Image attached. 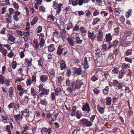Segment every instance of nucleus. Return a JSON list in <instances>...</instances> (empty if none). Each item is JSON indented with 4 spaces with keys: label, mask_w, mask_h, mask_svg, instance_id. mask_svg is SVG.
I'll use <instances>...</instances> for the list:
<instances>
[{
    "label": "nucleus",
    "mask_w": 134,
    "mask_h": 134,
    "mask_svg": "<svg viewBox=\"0 0 134 134\" xmlns=\"http://www.w3.org/2000/svg\"><path fill=\"white\" fill-rule=\"evenodd\" d=\"M60 67L61 70L66 68L67 66L64 61L63 60L61 62L60 64Z\"/></svg>",
    "instance_id": "obj_33"
},
{
    "label": "nucleus",
    "mask_w": 134,
    "mask_h": 134,
    "mask_svg": "<svg viewBox=\"0 0 134 134\" xmlns=\"http://www.w3.org/2000/svg\"><path fill=\"white\" fill-rule=\"evenodd\" d=\"M114 86H115V88L116 89H119L122 88V84L120 83L119 82L116 80H114L113 81Z\"/></svg>",
    "instance_id": "obj_13"
},
{
    "label": "nucleus",
    "mask_w": 134,
    "mask_h": 134,
    "mask_svg": "<svg viewBox=\"0 0 134 134\" xmlns=\"http://www.w3.org/2000/svg\"><path fill=\"white\" fill-rule=\"evenodd\" d=\"M100 14L102 16H107L108 14L107 12L104 10L102 11L100 13Z\"/></svg>",
    "instance_id": "obj_61"
},
{
    "label": "nucleus",
    "mask_w": 134,
    "mask_h": 134,
    "mask_svg": "<svg viewBox=\"0 0 134 134\" xmlns=\"http://www.w3.org/2000/svg\"><path fill=\"white\" fill-rule=\"evenodd\" d=\"M0 52L2 54L3 57L6 58V54L7 53V51L3 47V44H0Z\"/></svg>",
    "instance_id": "obj_11"
},
{
    "label": "nucleus",
    "mask_w": 134,
    "mask_h": 134,
    "mask_svg": "<svg viewBox=\"0 0 134 134\" xmlns=\"http://www.w3.org/2000/svg\"><path fill=\"white\" fill-rule=\"evenodd\" d=\"M112 36L110 33H109L106 34L104 39L105 42H106L109 44L112 40Z\"/></svg>",
    "instance_id": "obj_12"
},
{
    "label": "nucleus",
    "mask_w": 134,
    "mask_h": 134,
    "mask_svg": "<svg viewBox=\"0 0 134 134\" xmlns=\"http://www.w3.org/2000/svg\"><path fill=\"white\" fill-rule=\"evenodd\" d=\"M17 66L16 62L15 61H13L12 63L11 67H12L13 69H15Z\"/></svg>",
    "instance_id": "obj_57"
},
{
    "label": "nucleus",
    "mask_w": 134,
    "mask_h": 134,
    "mask_svg": "<svg viewBox=\"0 0 134 134\" xmlns=\"http://www.w3.org/2000/svg\"><path fill=\"white\" fill-rule=\"evenodd\" d=\"M68 52L67 49L62 45L58 46L57 52V54L60 56L62 54L65 55Z\"/></svg>",
    "instance_id": "obj_3"
},
{
    "label": "nucleus",
    "mask_w": 134,
    "mask_h": 134,
    "mask_svg": "<svg viewBox=\"0 0 134 134\" xmlns=\"http://www.w3.org/2000/svg\"><path fill=\"white\" fill-rule=\"evenodd\" d=\"M37 35L39 36L38 40L39 41L40 44V48L43 47L44 44L45 42V41L44 39V35L43 33H37Z\"/></svg>",
    "instance_id": "obj_4"
},
{
    "label": "nucleus",
    "mask_w": 134,
    "mask_h": 134,
    "mask_svg": "<svg viewBox=\"0 0 134 134\" xmlns=\"http://www.w3.org/2000/svg\"><path fill=\"white\" fill-rule=\"evenodd\" d=\"M49 89H46L45 88L37 92L38 93L40 94V95H41L43 97H44L45 96L46 97V96L49 93Z\"/></svg>",
    "instance_id": "obj_10"
},
{
    "label": "nucleus",
    "mask_w": 134,
    "mask_h": 134,
    "mask_svg": "<svg viewBox=\"0 0 134 134\" xmlns=\"http://www.w3.org/2000/svg\"><path fill=\"white\" fill-rule=\"evenodd\" d=\"M130 65L129 64H126L125 63H123L122 64L121 68L122 69H124L129 68H130Z\"/></svg>",
    "instance_id": "obj_55"
},
{
    "label": "nucleus",
    "mask_w": 134,
    "mask_h": 134,
    "mask_svg": "<svg viewBox=\"0 0 134 134\" xmlns=\"http://www.w3.org/2000/svg\"><path fill=\"white\" fill-rule=\"evenodd\" d=\"M109 89V87L108 86H106L105 87V88L103 90V94L104 95H106L108 94Z\"/></svg>",
    "instance_id": "obj_48"
},
{
    "label": "nucleus",
    "mask_w": 134,
    "mask_h": 134,
    "mask_svg": "<svg viewBox=\"0 0 134 134\" xmlns=\"http://www.w3.org/2000/svg\"><path fill=\"white\" fill-rule=\"evenodd\" d=\"M14 53L12 51L7 53V56L9 58H12L14 56Z\"/></svg>",
    "instance_id": "obj_64"
},
{
    "label": "nucleus",
    "mask_w": 134,
    "mask_h": 134,
    "mask_svg": "<svg viewBox=\"0 0 134 134\" xmlns=\"http://www.w3.org/2000/svg\"><path fill=\"white\" fill-rule=\"evenodd\" d=\"M6 18L5 20L9 23H11L12 21V18L11 16L8 13L6 14L5 16Z\"/></svg>",
    "instance_id": "obj_27"
},
{
    "label": "nucleus",
    "mask_w": 134,
    "mask_h": 134,
    "mask_svg": "<svg viewBox=\"0 0 134 134\" xmlns=\"http://www.w3.org/2000/svg\"><path fill=\"white\" fill-rule=\"evenodd\" d=\"M132 58H130L127 56L124 57V60L125 61L131 64L132 63Z\"/></svg>",
    "instance_id": "obj_49"
},
{
    "label": "nucleus",
    "mask_w": 134,
    "mask_h": 134,
    "mask_svg": "<svg viewBox=\"0 0 134 134\" xmlns=\"http://www.w3.org/2000/svg\"><path fill=\"white\" fill-rule=\"evenodd\" d=\"M119 72L118 69L117 68H115L112 70V72L113 74L115 75L117 74Z\"/></svg>",
    "instance_id": "obj_58"
},
{
    "label": "nucleus",
    "mask_w": 134,
    "mask_h": 134,
    "mask_svg": "<svg viewBox=\"0 0 134 134\" xmlns=\"http://www.w3.org/2000/svg\"><path fill=\"white\" fill-rule=\"evenodd\" d=\"M49 128L48 129L46 128H43L41 131V134H47V132H48Z\"/></svg>",
    "instance_id": "obj_45"
},
{
    "label": "nucleus",
    "mask_w": 134,
    "mask_h": 134,
    "mask_svg": "<svg viewBox=\"0 0 134 134\" xmlns=\"http://www.w3.org/2000/svg\"><path fill=\"white\" fill-rule=\"evenodd\" d=\"M24 79L23 77H17V78L15 80V82L16 83H18V84H20L21 82L24 80Z\"/></svg>",
    "instance_id": "obj_50"
},
{
    "label": "nucleus",
    "mask_w": 134,
    "mask_h": 134,
    "mask_svg": "<svg viewBox=\"0 0 134 134\" xmlns=\"http://www.w3.org/2000/svg\"><path fill=\"white\" fill-rule=\"evenodd\" d=\"M57 111L58 110H55L54 112H53L52 115L53 116H51V120L50 121H55V119H56L59 113L58 112L57 113Z\"/></svg>",
    "instance_id": "obj_20"
},
{
    "label": "nucleus",
    "mask_w": 134,
    "mask_h": 134,
    "mask_svg": "<svg viewBox=\"0 0 134 134\" xmlns=\"http://www.w3.org/2000/svg\"><path fill=\"white\" fill-rule=\"evenodd\" d=\"M132 53V49H128L125 52V55L126 56L131 55Z\"/></svg>",
    "instance_id": "obj_42"
},
{
    "label": "nucleus",
    "mask_w": 134,
    "mask_h": 134,
    "mask_svg": "<svg viewBox=\"0 0 134 134\" xmlns=\"http://www.w3.org/2000/svg\"><path fill=\"white\" fill-rule=\"evenodd\" d=\"M64 79L63 76V75L58 76V84L59 85H61V84L62 82L63 81Z\"/></svg>",
    "instance_id": "obj_41"
},
{
    "label": "nucleus",
    "mask_w": 134,
    "mask_h": 134,
    "mask_svg": "<svg viewBox=\"0 0 134 134\" xmlns=\"http://www.w3.org/2000/svg\"><path fill=\"white\" fill-rule=\"evenodd\" d=\"M97 109L100 114H103L104 112V108L101 107L99 104L97 105Z\"/></svg>",
    "instance_id": "obj_25"
},
{
    "label": "nucleus",
    "mask_w": 134,
    "mask_h": 134,
    "mask_svg": "<svg viewBox=\"0 0 134 134\" xmlns=\"http://www.w3.org/2000/svg\"><path fill=\"white\" fill-rule=\"evenodd\" d=\"M2 26L0 25V28H1ZM6 28L5 27H3L1 29H0V33L2 35H4L6 34L5 30H6Z\"/></svg>",
    "instance_id": "obj_53"
},
{
    "label": "nucleus",
    "mask_w": 134,
    "mask_h": 134,
    "mask_svg": "<svg viewBox=\"0 0 134 134\" xmlns=\"http://www.w3.org/2000/svg\"><path fill=\"white\" fill-rule=\"evenodd\" d=\"M17 90L20 91L18 93L20 97H22L24 93H26L27 92V90L23 88L20 85H18L16 86Z\"/></svg>",
    "instance_id": "obj_7"
},
{
    "label": "nucleus",
    "mask_w": 134,
    "mask_h": 134,
    "mask_svg": "<svg viewBox=\"0 0 134 134\" xmlns=\"http://www.w3.org/2000/svg\"><path fill=\"white\" fill-rule=\"evenodd\" d=\"M54 70L52 69H50L48 71V74L50 80H52L55 77Z\"/></svg>",
    "instance_id": "obj_15"
},
{
    "label": "nucleus",
    "mask_w": 134,
    "mask_h": 134,
    "mask_svg": "<svg viewBox=\"0 0 134 134\" xmlns=\"http://www.w3.org/2000/svg\"><path fill=\"white\" fill-rule=\"evenodd\" d=\"M79 0H69V2L73 6H75L79 5Z\"/></svg>",
    "instance_id": "obj_32"
},
{
    "label": "nucleus",
    "mask_w": 134,
    "mask_h": 134,
    "mask_svg": "<svg viewBox=\"0 0 134 134\" xmlns=\"http://www.w3.org/2000/svg\"><path fill=\"white\" fill-rule=\"evenodd\" d=\"M90 1V0H79V6H82L83 4L88 3Z\"/></svg>",
    "instance_id": "obj_36"
},
{
    "label": "nucleus",
    "mask_w": 134,
    "mask_h": 134,
    "mask_svg": "<svg viewBox=\"0 0 134 134\" xmlns=\"http://www.w3.org/2000/svg\"><path fill=\"white\" fill-rule=\"evenodd\" d=\"M100 19L98 18H95L93 21L92 24L94 25L96 24L98 22L100 21Z\"/></svg>",
    "instance_id": "obj_52"
},
{
    "label": "nucleus",
    "mask_w": 134,
    "mask_h": 134,
    "mask_svg": "<svg viewBox=\"0 0 134 134\" xmlns=\"http://www.w3.org/2000/svg\"><path fill=\"white\" fill-rule=\"evenodd\" d=\"M80 30L81 35L82 36H85L87 32V31L83 26H81L80 28Z\"/></svg>",
    "instance_id": "obj_22"
},
{
    "label": "nucleus",
    "mask_w": 134,
    "mask_h": 134,
    "mask_svg": "<svg viewBox=\"0 0 134 134\" xmlns=\"http://www.w3.org/2000/svg\"><path fill=\"white\" fill-rule=\"evenodd\" d=\"M38 19V17L37 16H35L33 18L32 20L31 21V25H33L36 23Z\"/></svg>",
    "instance_id": "obj_30"
},
{
    "label": "nucleus",
    "mask_w": 134,
    "mask_h": 134,
    "mask_svg": "<svg viewBox=\"0 0 134 134\" xmlns=\"http://www.w3.org/2000/svg\"><path fill=\"white\" fill-rule=\"evenodd\" d=\"M120 29V28L119 27H116L114 29V35L116 36L119 35Z\"/></svg>",
    "instance_id": "obj_44"
},
{
    "label": "nucleus",
    "mask_w": 134,
    "mask_h": 134,
    "mask_svg": "<svg viewBox=\"0 0 134 134\" xmlns=\"http://www.w3.org/2000/svg\"><path fill=\"white\" fill-rule=\"evenodd\" d=\"M48 77L47 75H44L40 76V80L42 82H45L46 81L48 80Z\"/></svg>",
    "instance_id": "obj_23"
},
{
    "label": "nucleus",
    "mask_w": 134,
    "mask_h": 134,
    "mask_svg": "<svg viewBox=\"0 0 134 134\" xmlns=\"http://www.w3.org/2000/svg\"><path fill=\"white\" fill-rule=\"evenodd\" d=\"M79 122L81 124L88 127H91L93 124L91 121L87 119L83 118L81 119L80 120Z\"/></svg>",
    "instance_id": "obj_5"
},
{
    "label": "nucleus",
    "mask_w": 134,
    "mask_h": 134,
    "mask_svg": "<svg viewBox=\"0 0 134 134\" xmlns=\"http://www.w3.org/2000/svg\"><path fill=\"white\" fill-rule=\"evenodd\" d=\"M30 93L31 94L32 96H37V92H36L34 87H32L31 88Z\"/></svg>",
    "instance_id": "obj_46"
},
{
    "label": "nucleus",
    "mask_w": 134,
    "mask_h": 134,
    "mask_svg": "<svg viewBox=\"0 0 134 134\" xmlns=\"http://www.w3.org/2000/svg\"><path fill=\"white\" fill-rule=\"evenodd\" d=\"M38 65V66L43 67V61L41 59H40L37 60Z\"/></svg>",
    "instance_id": "obj_63"
},
{
    "label": "nucleus",
    "mask_w": 134,
    "mask_h": 134,
    "mask_svg": "<svg viewBox=\"0 0 134 134\" xmlns=\"http://www.w3.org/2000/svg\"><path fill=\"white\" fill-rule=\"evenodd\" d=\"M63 5V4L59 3L58 4L56 1L53 2L52 7L56 10L55 13L56 15H59L61 10V8Z\"/></svg>",
    "instance_id": "obj_2"
},
{
    "label": "nucleus",
    "mask_w": 134,
    "mask_h": 134,
    "mask_svg": "<svg viewBox=\"0 0 134 134\" xmlns=\"http://www.w3.org/2000/svg\"><path fill=\"white\" fill-rule=\"evenodd\" d=\"M33 47L35 50H37L40 46L39 43L37 39H34L33 41Z\"/></svg>",
    "instance_id": "obj_19"
},
{
    "label": "nucleus",
    "mask_w": 134,
    "mask_h": 134,
    "mask_svg": "<svg viewBox=\"0 0 134 134\" xmlns=\"http://www.w3.org/2000/svg\"><path fill=\"white\" fill-rule=\"evenodd\" d=\"M1 121L4 124H8V120L9 117L7 114L5 115H1Z\"/></svg>",
    "instance_id": "obj_14"
},
{
    "label": "nucleus",
    "mask_w": 134,
    "mask_h": 134,
    "mask_svg": "<svg viewBox=\"0 0 134 134\" xmlns=\"http://www.w3.org/2000/svg\"><path fill=\"white\" fill-rule=\"evenodd\" d=\"M82 109L83 111H87L88 114L89 113L91 110L90 107L87 103H86L85 104L83 105Z\"/></svg>",
    "instance_id": "obj_9"
},
{
    "label": "nucleus",
    "mask_w": 134,
    "mask_h": 134,
    "mask_svg": "<svg viewBox=\"0 0 134 134\" xmlns=\"http://www.w3.org/2000/svg\"><path fill=\"white\" fill-rule=\"evenodd\" d=\"M103 32L101 30L99 31L97 37L98 42H101L103 39Z\"/></svg>",
    "instance_id": "obj_18"
},
{
    "label": "nucleus",
    "mask_w": 134,
    "mask_h": 134,
    "mask_svg": "<svg viewBox=\"0 0 134 134\" xmlns=\"http://www.w3.org/2000/svg\"><path fill=\"white\" fill-rule=\"evenodd\" d=\"M90 1V0H79V6H82L83 4L88 3Z\"/></svg>",
    "instance_id": "obj_35"
},
{
    "label": "nucleus",
    "mask_w": 134,
    "mask_h": 134,
    "mask_svg": "<svg viewBox=\"0 0 134 134\" xmlns=\"http://www.w3.org/2000/svg\"><path fill=\"white\" fill-rule=\"evenodd\" d=\"M65 27L67 30H69L70 28H72L73 25L72 23L70 21H69L68 24H65Z\"/></svg>",
    "instance_id": "obj_37"
},
{
    "label": "nucleus",
    "mask_w": 134,
    "mask_h": 134,
    "mask_svg": "<svg viewBox=\"0 0 134 134\" xmlns=\"http://www.w3.org/2000/svg\"><path fill=\"white\" fill-rule=\"evenodd\" d=\"M119 42L117 40H115L113 41L112 44L110 42L108 46V49H110L112 47H113L114 48L117 46L118 45Z\"/></svg>",
    "instance_id": "obj_16"
},
{
    "label": "nucleus",
    "mask_w": 134,
    "mask_h": 134,
    "mask_svg": "<svg viewBox=\"0 0 134 134\" xmlns=\"http://www.w3.org/2000/svg\"><path fill=\"white\" fill-rule=\"evenodd\" d=\"M75 41L76 42L79 44H81L83 42V40L80 39L79 36H78L76 38Z\"/></svg>",
    "instance_id": "obj_47"
},
{
    "label": "nucleus",
    "mask_w": 134,
    "mask_h": 134,
    "mask_svg": "<svg viewBox=\"0 0 134 134\" xmlns=\"http://www.w3.org/2000/svg\"><path fill=\"white\" fill-rule=\"evenodd\" d=\"M73 69L75 73L77 74V75H81L83 73L82 71L80 68H77L76 67H74L73 68Z\"/></svg>",
    "instance_id": "obj_17"
},
{
    "label": "nucleus",
    "mask_w": 134,
    "mask_h": 134,
    "mask_svg": "<svg viewBox=\"0 0 134 134\" xmlns=\"http://www.w3.org/2000/svg\"><path fill=\"white\" fill-rule=\"evenodd\" d=\"M14 103H11L8 105L7 106V107L9 109V110H11V109L14 108Z\"/></svg>",
    "instance_id": "obj_56"
},
{
    "label": "nucleus",
    "mask_w": 134,
    "mask_h": 134,
    "mask_svg": "<svg viewBox=\"0 0 134 134\" xmlns=\"http://www.w3.org/2000/svg\"><path fill=\"white\" fill-rule=\"evenodd\" d=\"M2 75H0V83L2 84H3L5 83L4 79L2 76Z\"/></svg>",
    "instance_id": "obj_60"
},
{
    "label": "nucleus",
    "mask_w": 134,
    "mask_h": 134,
    "mask_svg": "<svg viewBox=\"0 0 134 134\" xmlns=\"http://www.w3.org/2000/svg\"><path fill=\"white\" fill-rule=\"evenodd\" d=\"M88 38L92 40H94L96 37V36L94 35L93 32H91L90 31H88Z\"/></svg>",
    "instance_id": "obj_26"
},
{
    "label": "nucleus",
    "mask_w": 134,
    "mask_h": 134,
    "mask_svg": "<svg viewBox=\"0 0 134 134\" xmlns=\"http://www.w3.org/2000/svg\"><path fill=\"white\" fill-rule=\"evenodd\" d=\"M24 36L23 38L25 41H27L28 40V36L30 35L29 31L24 32H23Z\"/></svg>",
    "instance_id": "obj_28"
},
{
    "label": "nucleus",
    "mask_w": 134,
    "mask_h": 134,
    "mask_svg": "<svg viewBox=\"0 0 134 134\" xmlns=\"http://www.w3.org/2000/svg\"><path fill=\"white\" fill-rule=\"evenodd\" d=\"M54 46L55 45L54 44H50L48 47V51L52 52L54 51L55 50Z\"/></svg>",
    "instance_id": "obj_29"
},
{
    "label": "nucleus",
    "mask_w": 134,
    "mask_h": 134,
    "mask_svg": "<svg viewBox=\"0 0 134 134\" xmlns=\"http://www.w3.org/2000/svg\"><path fill=\"white\" fill-rule=\"evenodd\" d=\"M54 86L55 89V93L56 96H57L60 94L62 92L61 87H58L56 88Z\"/></svg>",
    "instance_id": "obj_21"
},
{
    "label": "nucleus",
    "mask_w": 134,
    "mask_h": 134,
    "mask_svg": "<svg viewBox=\"0 0 134 134\" xmlns=\"http://www.w3.org/2000/svg\"><path fill=\"white\" fill-rule=\"evenodd\" d=\"M114 21H109L108 22V27L110 29L111 28L113 25L114 24Z\"/></svg>",
    "instance_id": "obj_59"
},
{
    "label": "nucleus",
    "mask_w": 134,
    "mask_h": 134,
    "mask_svg": "<svg viewBox=\"0 0 134 134\" xmlns=\"http://www.w3.org/2000/svg\"><path fill=\"white\" fill-rule=\"evenodd\" d=\"M98 79V76H96L95 75H93L91 78V80L93 81L96 82Z\"/></svg>",
    "instance_id": "obj_62"
},
{
    "label": "nucleus",
    "mask_w": 134,
    "mask_h": 134,
    "mask_svg": "<svg viewBox=\"0 0 134 134\" xmlns=\"http://www.w3.org/2000/svg\"><path fill=\"white\" fill-rule=\"evenodd\" d=\"M47 102L46 100L43 99H40L39 104H41V105H44L46 106L47 105Z\"/></svg>",
    "instance_id": "obj_43"
},
{
    "label": "nucleus",
    "mask_w": 134,
    "mask_h": 134,
    "mask_svg": "<svg viewBox=\"0 0 134 134\" xmlns=\"http://www.w3.org/2000/svg\"><path fill=\"white\" fill-rule=\"evenodd\" d=\"M67 40L70 46H75V42L74 40L71 38L68 37L67 39Z\"/></svg>",
    "instance_id": "obj_24"
},
{
    "label": "nucleus",
    "mask_w": 134,
    "mask_h": 134,
    "mask_svg": "<svg viewBox=\"0 0 134 134\" xmlns=\"http://www.w3.org/2000/svg\"><path fill=\"white\" fill-rule=\"evenodd\" d=\"M32 60V59L31 58H27L25 59V62L27 63L28 66H30L31 65Z\"/></svg>",
    "instance_id": "obj_34"
},
{
    "label": "nucleus",
    "mask_w": 134,
    "mask_h": 134,
    "mask_svg": "<svg viewBox=\"0 0 134 134\" xmlns=\"http://www.w3.org/2000/svg\"><path fill=\"white\" fill-rule=\"evenodd\" d=\"M8 41V42L10 41L12 42H14L15 41V38L13 36V33L10 31H8L7 34Z\"/></svg>",
    "instance_id": "obj_8"
},
{
    "label": "nucleus",
    "mask_w": 134,
    "mask_h": 134,
    "mask_svg": "<svg viewBox=\"0 0 134 134\" xmlns=\"http://www.w3.org/2000/svg\"><path fill=\"white\" fill-rule=\"evenodd\" d=\"M22 115H20V114H17L15 115L14 116V118L15 121L17 123V125L19 126H20L21 123L20 122V121H21L23 118V113L22 111Z\"/></svg>",
    "instance_id": "obj_6"
},
{
    "label": "nucleus",
    "mask_w": 134,
    "mask_h": 134,
    "mask_svg": "<svg viewBox=\"0 0 134 134\" xmlns=\"http://www.w3.org/2000/svg\"><path fill=\"white\" fill-rule=\"evenodd\" d=\"M115 12L116 15L119 16H121L122 15L121 11L120 10L119 7L115 8Z\"/></svg>",
    "instance_id": "obj_31"
},
{
    "label": "nucleus",
    "mask_w": 134,
    "mask_h": 134,
    "mask_svg": "<svg viewBox=\"0 0 134 134\" xmlns=\"http://www.w3.org/2000/svg\"><path fill=\"white\" fill-rule=\"evenodd\" d=\"M125 73V71L124 70H122L119 71L118 76L119 78L120 79H122Z\"/></svg>",
    "instance_id": "obj_40"
},
{
    "label": "nucleus",
    "mask_w": 134,
    "mask_h": 134,
    "mask_svg": "<svg viewBox=\"0 0 134 134\" xmlns=\"http://www.w3.org/2000/svg\"><path fill=\"white\" fill-rule=\"evenodd\" d=\"M112 100L110 97H107L106 98V104L107 105H110L111 103Z\"/></svg>",
    "instance_id": "obj_38"
},
{
    "label": "nucleus",
    "mask_w": 134,
    "mask_h": 134,
    "mask_svg": "<svg viewBox=\"0 0 134 134\" xmlns=\"http://www.w3.org/2000/svg\"><path fill=\"white\" fill-rule=\"evenodd\" d=\"M132 10L131 9H130L125 14V16L126 18H129L131 15L132 13Z\"/></svg>",
    "instance_id": "obj_51"
},
{
    "label": "nucleus",
    "mask_w": 134,
    "mask_h": 134,
    "mask_svg": "<svg viewBox=\"0 0 134 134\" xmlns=\"http://www.w3.org/2000/svg\"><path fill=\"white\" fill-rule=\"evenodd\" d=\"M83 83L80 80L72 82L71 83V87L73 90H79L81 86L83 85Z\"/></svg>",
    "instance_id": "obj_1"
},
{
    "label": "nucleus",
    "mask_w": 134,
    "mask_h": 134,
    "mask_svg": "<svg viewBox=\"0 0 134 134\" xmlns=\"http://www.w3.org/2000/svg\"><path fill=\"white\" fill-rule=\"evenodd\" d=\"M32 83L31 81V78L30 77L29 78L27 79V80L26 81V85L28 86H30Z\"/></svg>",
    "instance_id": "obj_54"
},
{
    "label": "nucleus",
    "mask_w": 134,
    "mask_h": 134,
    "mask_svg": "<svg viewBox=\"0 0 134 134\" xmlns=\"http://www.w3.org/2000/svg\"><path fill=\"white\" fill-rule=\"evenodd\" d=\"M13 87H11L9 89L8 91L9 95V97L12 98L13 97Z\"/></svg>",
    "instance_id": "obj_39"
}]
</instances>
